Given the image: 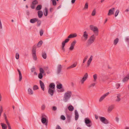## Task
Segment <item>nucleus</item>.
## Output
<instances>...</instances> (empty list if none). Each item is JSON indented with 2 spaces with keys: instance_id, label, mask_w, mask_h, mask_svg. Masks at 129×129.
Instances as JSON below:
<instances>
[{
  "instance_id": "nucleus-1",
  "label": "nucleus",
  "mask_w": 129,
  "mask_h": 129,
  "mask_svg": "<svg viewBox=\"0 0 129 129\" xmlns=\"http://www.w3.org/2000/svg\"><path fill=\"white\" fill-rule=\"evenodd\" d=\"M72 95V92L71 91H68L64 94L63 98L64 101L65 102H67L68 100L71 97Z\"/></svg>"
},
{
  "instance_id": "nucleus-2",
  "label": "nucleus",
  "mask_w": 129,
  "mask_h": 129,
  "mask_svg": "<svg viewBox=\"0 0 129 129\" xmlns=\"http://www.w3.org/2000/svg\"><path fill=\"white\" fill-rule=\"evenodd\" d=\"M90 29L93 31L94 34L97 36L99 34V30L98 27L92 25H90L89 26Z\"/></svg>"
},
{
  "instance_id": "nucleus-3",
  "label": "nucleus",
  "mask_w": 129,
  "mask_h": 129,
  "mask_svg": "<svg viewBox=\"0 0 129 129\" xmlns=\"http://www.w3.org/2000/svg\"><path fill=\"white\" fill-rule=\"evenodd\" d=\"M95 37L94 35L91 36L87 41V43L88 45H90L94 41L95 39Z\"/></svg>"
},
{
  "instance_id": "nucleus-4",
  "label": "nucleus",
  "mask_w": 129,
  "mask_h": 129,
  "mask_svg": "<svg viewBox=\"0 0 129 129\" xmlns=\"http://www.w3.org/2000/svg\"><path fill=\"white\" fill-rule=\"evenodd\" d=\"M36 46L34 45L33 48L32 52V55L33 57V59L35 60H36L37 59L36 53Z\"/></svg>"
},
{
  "instance_id": "nucleus-5",
  "label": "nucleus",
  "mask_w": 129,
  "mask_h": 129,
  "mask_svg": "<svg viewBox=\"0 0 129 129\" xmlns=\"http://www.w3.org/2000/svg\"><path fill=\"white\" fill-rule=\"evenodd\" d=\"M46 116L44 114L42 115L41 121L42 123L45 124L46 125L47 124L48 121L46 118Z\"/></svg>"
},
{
  "instance_id": "nucleus-6",
  "label": "nucleus",
  "mask_w": 129,
  "mask_h": 129,
  "mask_svg": "<svg viewBox=\"0 0 129 129\" xmlns=\"http://www.w3.org/2000/svg\"><path fill=\"white\" fill-rule=\"evenodd\" d=\"M85 122L87 126L90 127L92 125L91 121L87 118H86L85 120Z\"/></svg>"
},
{
  "instance_id": "nucleus-7",
  "label": "nucleus",
  "mask_w": 129,
  "mask_h": 129,
  "mask_svg": "<svg viewBox=\"0 0 129 129\" xmlns=\"http://www.w3.org/2000/svg\"><path fill=\"white\" fill-rule=\"evenodd\" d=\"M100 118L102 122L104 124H107L109 123L108 120L104 117H100Z\"/></svg>"
},
{
  "instance_id": "nucleus-8",
  "label": "nucleus",
  "mask_w": 129,
  "mask_h": 129,
  "mask_svg": "<svg viewBox=\"0 0 129 129\" xmlns=\"http://www.w3.org/2000/svg\"><path fill=\"white\" fill-rule=\"evenodd\" d=\"M88 76V75L87 73H85L82 79L80 80V82L82 84H83L84 83V82L87 78Z\"/></svg>"
},
{
  "instance_id": "nucleus-9",
  "label": "nucleus",
  "mask_w": 129,
  "mask_h": 129,
  "mask_svg": "<svg viewBox=\"0 0 129 129\" xmlns=\"http://www.w3.org/2000/svg\"><path fill=\"white\" fill-rule=\"evenodd\" d=\"M76 43V40H74L71 43V46L69 48L70 50L72 51L74 49V46Z\"/></svg>"
},
{
  "instance_id": "nucleus-10",
  "label": "nucleus",
  "mask_w": 129,
  "mask_h": 129,
  "mask_svg": "<svg viewBox=\"0 0 129 129\" xmlns=\"http://www.w3.org/2000/svg\"><path fill=\"white\" fill-rule=\"evenodd\" d=\"M109 94V92H108L104 94V95L101 96L99 100V102H101L103 101L105 98Z\"/></svg>"
},
{
  "instance_id": "nucleus-11",
  "label": "nucleus",
  "mask_w": 129,
  "mask_h": 129,
  "mask_svg": "<svg viewBox=\"0 0 129 129\" xmlns=\"http://www.w3.org/2000/svg\"><path fill=\"white\" fill-rule=\"evenodd\" d=\"M4 116L5 118V119L6 121V123H7V125H8V129H11V128L10 126V123L8 122V120L7 118V116L5 113H4Z\"/></svg>"
},
{
  "instance_id": "nucleus-12",
  "label": "nucleus",
  "mask_w": 129,
  "mask_h": 129,
  "mask_svg": "<svg viewBox=\"0 0 129 129\" xmlns=\"http://www.w3.org/2000/svg\"><path fill=\"white\" fill-rule=\"evenodd\" d=\"M56 87L57 88L59 89H61L60 90V92H63L64 91V88H62V85L61 84L59 83L57 84V85Z\"/></svg>"
},
{
  "instance_id": "nucleus-13",
  "label": "nucleus",
  "mask_w": 129,
  "mask_h": 129,
  "mask_svg": "<svg viewBox=\"0 0 129 129\" xmlns=\"http://www.w3.org/2000/svg\"><path fill=\"white\" fill-rule=\"evenodd\" d=\"M115 9L114 8H113L110 9L108 14V16H111L114 14Z\"/></svg>"
},
{
  "instance_id": "nucleus-14",
  "label": "nucleus",
  "mask_w": 129,
  "mask_h": 129,
  "mask_svg": "<svg viewBox=\"0 0 129 129\" xmlns=\"http://www.w3.org/2000/svg\"><path fill=\"white\" fill-rule=\"evenodd\" d=\"M88 35L86 31H85L83 33V37L84 38V40H87L88 38Z\"/></svg>"
},
{
  "instance_id": "nucleus-15",
  "label": "nucleus",
  "mask_w": 129,
  "mask_h": 129,
  "mask_svg": "<svg viewBox=\"0 0 129 129\" xmlns=\"http://www.w3.org/2000/svg\"><path fill=\"white\" fill-rule=\"evenodd\" d=\"M114 108V105H111L109 106L108 109V112L110 113L112 111L113 109Z\"/></svg>"
},
{
  "instance_id": "nucleus-16",
  "label": "nucleus",
  "mask_w": 129,
  "mask_h": 129,
  "mask_svg": "<svg viewBox=\"0 0 129 129\" xmlns=\"http://www.w3.org/2000/svg\"><path fill=\"white\" fill-rule=\"evenodd\" d=\"M77 64V62H75L73 64L67 68V69H69L75 67Z\"/></svg>"
},
{
  "instance_id": "nucleus-17",
  "label": "nucleus",
  "mask_w": 129,
  "mask_h": 129,
  "mask_svg": "<svg viewBox=\"0 0 129 129\" xmlns=\"http://www.w3.org/2000/svg\"><path fill=\"white\" fill-rule=\"evenodd\" d=\"M54 91L55 89H48V93L51 96H52L53 95Z\"/></svg>"
},
{
  "instance_id": "nucleus-18",
  "label": "nucleus",
  "mask_w": 129,
  "mask_h": 129,
  "mask_svg": "<svg viewBox=\"0 0 129 129\" xmlns=\"http://www.w3.org/2000/svg\"><path fill=\"white\" fill-rule=\"evenodd\" d=\"M40 83L42 90L43 91H44L45 90V86L44 83L41 80L40 81Z\"/></svg>"
},
{
  "instance_id": "nucleus-19",
  "label": "nucleus",
  "mask_w": 129,
  "mask_h": 129,
  "mask_svg": "<svg viewBox=\"0 0 129 129\" xmlns=\"http://www.w3.org/2000/svg\"><path fill=\"white\" fill-rule=\"evenodd\" d=\"M75 119L76 120H77L79 117V114L78 112L76 110L75 111Z\"/></svg>"
},
{
  "instance_id": "nucleus-20",
  "label": "nucleus",
  "mask_w": 129,
  "mask_h": 129,
  "mask_svg": "<svg viewBox=\"0 0 129 129\" xmlns=\"http://www.w3.org/2000/svg\"><path fill=\"white\" fill-rule=\"evenodd\" d=\"M48 89H55V85L53 83H51L49 85Z\"/></svg>"
},
{
  "instance_id": "nucleus-21",
  "label": "nucleus",
  "mask_w": 129,
  "mask_h": 129,
  "mask_svg": "<svg viewBox=\"0 0 129 129\" xmlns=\"http://www.w3.org/2000/svg\"><path fill=\"white\" fill-rule=\"evenodd\" d=\"M121 96V95L120 94H117V98L115 100V101L116 102H119L121 100L120 98Z\"/></svg>"
},
{
  "instance_id": "nucleus-22",
  "label": "nucleus",
  "mask_w": 129,
  "mask_h": 129,
  "mask_svg": "<svg viewBox=\"0 0 129 129\" xmlns=\"http://www.w3.org/2000/svg\"><path fill=\"white\" fill-rule=\"evenodd\" d=\"M18 72L19 75V81H21L22 80V74L20 71L19 69H17V70Z\"/></svg>"
},
{
  "instance_id": "nucleus-23",
  "label": "nucleus",
  "mask_w": 129,
  "mask_h": 129,
  "mask_svg": "<svg viewBox=\"0 0 129 129\" xmlns=\"http://www.w3.org/2000/svg\"><path fill=\"white\" fill-rule=\"evenodd\" d=\"M129 79V74H127L125 77L123 79L122 81L123 82H125L127 81Z\"/></svg>"
},
{
  "instance_id": "nucleus-24",
  "label": "nucleus",
  "mask_w": 129,
  "mask_h": 129,
  "mask_svg": "<svg viewBox=\"0 0 129 129\" xmlns=\"http://www.w3.org/2000/svg\"><path fill=\"white\" fill-rule=\"evenodd\" d=\"M93 58V57L91 55L90 58L89 59V60L87 62V66L88 67H89L91 63V62Z\"/></svg>"
},
{
  "instance_id": "nucleus-25",
  "label": "nucleus",
  "mask_w": 129,
  "mask_h": 129,
  "mask_svg": "<svg viewBox=\"0 0 129 129\" xmlns=\"http://www.w3.org/2000/svg\"><path fill=\"white\" fill-rule=\"evenodd\" d=\"M77 36V34L76 33L71 34L68 37V38H73L76 37Z\"/></svg>"
},
{
  "instance_id": "nucleus-26",
  "label": "nucleus",
  "mask_w": 129,
  "mask_h": 129,
  "mask_svg": "<svg viewBox=\"0 0 129 129\" xmlns=\"http://www.w3.org/2000/svg\"><path fill=\"white\" fill-rule=\"evenodd\" d=\"M62 67L60 64H59L58 67L57 69V73L58 74L60 73Z\"/></svg>"
},
{
  "instance_id": "nucleus-27",
  "label": "nucleus",
  "mask_w": 129,
  "mask_h": 129,
  "mask_svg": "<svg viewBox=\"0 0 129 129\" xmlns=\"http://www.w3.org/2000/svg\"><path fill=\"white\" fill-rule=\"evenodd\" d=\"M28 93L30 95H32L33 94L34 92L32 89L30 88H29L27 90Z\"/></svg>"
},
{
  "instance_id": "nucleus-28",
  "label": "nucleus",
  "mask_w": 129,
  "mask_h": 129,
  "mask_svg": "<svg viewBox=\"0 0 129 129\" xmlns=\"http://www.w3.org/2000/svg\"><path fill=\"white\" fill-rule=\"evenodd\" d=\"M38 20L36 18L31 19L30 20V22L31 23H34L38 21Z\"/></svg>"
},
{
  "instance_id": "nucleus-29",
  "label": "nucleus",
  "mask_w": 129,
  "mask_h": 129,
  "mask_svg": "<svg viewBox=\"0 0 129 129\" xmlns=\"http://www.w3.org/2000/svg\"><path fill=\"white\" fill-rule=\"evenodd\" d=\"M38 17L39 18H41L43 15V12L42 11H39L38 12Z\"/></svg>"
},
{
  "instance_id": "nucleus-30",
  "label": "nucleus",
  "mask_w": 129,
  "mask_h": 129,
  "mask_svg": "<svg viewBox=\"0 0 129 129\" xmlns=\"http://www.w3.org/2000/svg\"><path fill=\"white\" fill-rule=\"evenodd\" d=\"M1 125L2 127V129H7V126L6 125L3 123H1Z\"/></svg>"
},
{
  "instance_id": "nucleus-31",
  "label": "nucleus",
  "mask_w": 129,
  "mask_h": 129,
  "mask_svg": "<svg viewBox=\"0 0 129 129\" xmlns=\"http://www.w3.org/2000/svg\"><path fill=\"white\" fill-rule=\"evenodd\" d=\"M68 109L70 111H71L73 110L74 107L73 106L70 105L68 107Z\"/></svg>"
},
{
  "instance_id": "nucleus-32",
  "label": "nucleus",
  "mask_w": 129,
  "mask_h": 129,
  "mask_svg": "<svg viewBox=\"0 0 129 129\" xmlns=\"http://www.w3.org/2000/svg\"><path fill=\"white\" fill-rule=\"evenodd\" d=\"M119 41V39L118 38H117L115 39L114 41V44L115 45L117 44Z\"/></svg>"
},
{
  "instance_id": "nucleus-33",
  "label": "nucleus",
  "mask_w": 129,
  "mask_h": 129,
  "mask_svg": "<svg viewBox=\"0 0 129 129\" xmlns=\"http://www.w3.org/2000/svg\"><path fill=\"white\" fill-rule=\"evenodd\" d=\"M88 58V56L87 55L86 56H85V57H84V58L83 60V61L82 62V65H83L84 63L86 61Z\"/></svg>"
},
{
  "instance_id": "nucleus-34",
  "label": "nucleus",
  "mask_w": 129,
  "mask_h": 129,
  "mask_svg": "<svg viewBox=\"0 0 129 129\" xmlns=\"http://www.w3.org/2000/svg\"><path fill=\"white\" fill-rule=\"evenodd\" d=\"M48 14V9L47 8H45V12H44V15L45 16H47V15Z\"/></svg>"
},
{
  "instance_id": "nucleus-35",
  "label": "nucleus",
  "mask_w": 129,
  "mask_h": 129,
  "mask_svg": "<svg viewBox=\"0 0 129 129\" xmlns=\"http://www.w3.org/2000/svg\"><path fill=\"white\" fill-rule=\"evenodd\" d=\"M69 38H68L67 39H66L64 41H63L62 43V44H63L64 45H65V43H67L69 42Z\"/></svg>"
},
{
  "instance_id": "nucleus-36",
  "label": "nucleus",
  "mask_w": 129,
  "mask_h": 129,
  "mask_svg": "<svg viewBox=\"0 0 129 129\" xmlns=\"http://www.w3.org/2000/svg\"><path fill=\"white\" fill-rule=\"evenodd\" d=\"M43 43V42L42 41H40L37 45V46L38 47H40Z\"/></svg>"
},
{
  "instance_id": "nucleus-37",
  "label": "nucleus",
  "mask_w": 129,
  "mask_h": 129,
  "mask_svg": "<svg viewBox=\"0 0 129 129\" xmlns=\"http://www.w3.org/2000/svg\"><path fill=\"white\" fill-rule=\"evenodd\" d=\"M94 79L93 81L95 82L96 81L97 78V75L96 74H95L93 75Z\"/></svg>"
},
{
  "instance_id": "nucleus-38",
  "label": "nucleus",
  "mask_w": 129,
  "mask_h": 129,
  "mask_svg": "<svg viewBox=\"0 0 129 129\" xmlns=\"http://www.w3.org/2000/svg\"><path fill=\"white\" fill-rule=\"evenodd\" d=\"M41 8L42 6L41 5H39L37 6L36 9L37 10H41Z\"/></svg>"
},
{
  "instance_id": "nucleus-39",
  "label": "nucleus",
  "mask_w": 129,
  "mask_h": 129,
  "mask_svg": "<svg viewBox=\"0 0 129 129\" xmlns=\"http://www.w3.org/2000/svg\"><path fill=\"white\" fill-rule=\"evenodd\" d=\"M88 3H86L85 5V6L84 8V9L86 10L88 8Z\"/></svg>"
},
{
  "instance_id": "nucleus-40",
  "label": "nucleus",
  "mask_w": 129,
  "mask_h": 129,
  "mask_svg": "<svg viewBox=\"0 0 129 129\" xmlns=\"http://www.w3.org/2000/svg\"><path fill=\"white\" fill-rule=\"evenodd\" d=\"M42 56L45 59L47 57V55L46 54L45 52H43L42 54Z\"/></svg>"
},
{
  "instance_id": "nucleus-41",
  "label": "nucleus",
  "mask_w": 129,
  "mask_h": 129,
  "mask_svg": "<svg viewBox=\"0 0 129 129\" xmlns=\"http://www.w3.org/2000/svg\"><path fill=\"white\" fill-rule=\"evenodd\" d=\"M52 3L53 5L55 6L56 5V2L55 0H51Z\"/></svg>"
},
{
  "instance_id": "nucleus-42",
  "label": "nucleus",
  "mask_w": 129,
  "mask_h": 129,
  "mask_svg": "<svg viewBox=\"0 0 129 129\" xmlns=\"http://www.w3.org/2000/svg\"><path fill=\"white\" fill-rule=\"evenodd\" d=\"M96 13V10L95 9H94L93 11L92 14L91 15L92 16H94L95 15Z\"/></svg>"
},
{
  "instance_id": "nucleus-43",
  "label": "nucleus",
  "mask_w": 129,
  "mask_h": 129,
  "mask_svg": "<svg viewBox=\"0 0 129 129\" xmlns=\"http://www.w3.org/2000/svg\"><path fill=\"white\" fill-rule=\"evenodd\" d=\"M38 2L37 0H35L32 2V4L33 5H35L38 4Z\"/></svg>"
},
{
  "instance_id": "nucleus-44",
  "label": "nucleus",
  "mask_w": 129,
  "mask_h": 129,
  "mask_svg": "<svg viewBox=\"0 0 129 129\" xmlns=\"http://www.w3.org/2000/svg\"><path fill=\"white\" fill-rule=\"evenodd\" d=\"M38 89V87L37 85H35L33 87V89L34 90H36Z\"/></svg>"
},
{
  "instance_id": "nucleus-45",
  "label": "nucleus",
  "mask_w": 129,
  "mask_h": 129,
  "mask_svg": "<svg viewBox=\"0 0 129 129\" xmlns=\"http://www.w3.org/2000/svg\"><path fill=\"white\" fill-rule=\"evenodd\" d=\"M40 73L43 74L44 73V71L43 69L42 68H41L40 69Z\"/></svg>"
},
{
  "instance_id": "nucleus-46",
  "label": "nucleus",
  "mask_w": 129,
  "mask_h": 129,
  "mask_svg": "<svg viewBox=\"0 0 129 129\" xmlns=\"http://www.w3.org/2000/svg\"><path fill=\"white\" fill-rule=\"evenodd\" d=\"M119 12V11L118 10H117L116 11L115 14V17H116L118 15Z\"/></svg>"
},
{
  "instance_id": "nucleus-47",
  "label": "nucleus",
  "mask_w": 129,
  "mask_h": 129,
  "mask_svg": "<svg viewBox=\"0 0 129 129\" xmlns=\"http://www.w3.org/2000/svg\"><path fill=\"white\" fill-rule=\"evenodd\" d=\"M42 74L40 73L38 75V77L40 79H41L43 77Z\"/></svg>"
},
{
  "instance_id": "nucleus-48",
  "label": "nucleus",
  "mask_w": 129,
  "mask_h": 129,
  "mask_svg": "<svg viewBox=\"0 0 129 129\" xmlns=\"http://www.w3.org/2000/svg\"><path fill=\"white\" fill-rule=\"evenodd\" d=\"M16 58L18 59L19 58V54L18 53H16V54L15 55Z\"/></svg>"
},
{
  "instance_id": "nucleus-49",
  "label": "nucleus",
  "mask_w": 129,
  "mask_h": 129,
  "mask_svg": "<svg viewBox=\"0 0 129 129\" xmlns=\"http://www.w3.org/2000/svg\"><path fill=\"white\" fill-rule=\"evenodd\" d=\"M95 85V83H93L92 84H90L89 86V88L92 87H93L94 86V85Z\"/></svg>"
},
{
  "instance_id": "nucleus-50",
  "label": "nucleus",
  "mask_w": 129,
  "mask_h": 129,
  "mask_svg": "<svg viewBox=\"0 0 129 129\" xmlns=\"http://www.w3.org/2000/svg\"><path fill=\"white\" fill-rule=\"evenodd\" d=\"M120 84L119 83H117L116 84V86L117 89H118L120 86Z\"/></svg>"
},
{
  "instance_id": "nucleus-51",
  "label": "nucleus",
  "mask_w": 129,
  "mask_h": 129,
  "mask_svg": "<svg viewBox=\"0 0 129 129\" xmlns=\"http://www.w3.org/2000/svg\"><path fill=\"white\" fill-rule=\"evenodd\" d=\"M61 118L63 120H64L66 119L65 117L63 115H62L61 116Z\"/></svg>"
},
{
  "instance_id": "nucleus-52",
  "label": "nucleus",
  "mask_w": 129,
  "mask_h": 129,
  "mask_svg": "<svg viewBox=\"0 0 129 129\" xmlns=\"http://www.w3.org/2000/svg\"><path fill=\"white\" fill-rule=\"evenodd\" d=\"M125 41L127 42L128 44L129 43V38L128 37H126L125 39Z\"/></svg>"
},
{
  "instance_id": "nucleus-53",
  "label": "nucleus",
  "mask_w": 129,
  "mask_h": 129,
  "mask_svg": "<svg viewBox=\"0 0 129 129\" xmlns=\"http://www.w3.org/2000/svg\"><path fill=\"white\" fill-rule=\"evenodd\" d=\"M43 31L42 30H41L40 31V35L41 36H42L43 34Z\"/></svg>"
},
{
  "instance_id": "nucleus-54",
  "label": "nucleus",
  "mask_w": 129,
  "mask_h": 129,
  "mask_svg": "<svg viewBox=\"0 0 129 129\" xmlns=\"http://www.w3.org/2000/svg\"><path fill=\"white\" fill-rule=\"evenodd\" d=\"M41 22L40 21H38L37 24L38 26H40V24H41Z\"/></svg>"
},
{
  "instance_id": "nucleus-55",
  "label": "nucleus",
  "mask_w": 129,
  "mask_h": 129,
  "mask_svg": "<svg viewBox=\"0 0 129 129\" xmlns=\"http://www.w3.org/2000/svg\"><path fill=\"white\" fill-rule=\"evenodd\" d=\"M115 119L117 122H119V118L118 117H116L115 118Z\"/></svg>"
},
{
  "instance_id": "nucleus-56",
  "label": "nucleus",
  "mask_w": 129,
  "mask_h": 129,
  "mask_svg": "<svg viewBox=\"0 0 129 129\" xmlns=\"http://www.w3.org/2000/svg\"><path fill=\"white\" fill-rule=\"evenodd\" d=\"M65 45L63 44H62V49L64 51L65 49L64 47L65 46Z\"/></svg>"
},
{
  "instance_id": "nucleus-57",
  "label": "nucleus",
  "mask_w": 129,
  "mask_h": 129,
  "mask_svg": "<svg viewBox=\"0 0 129 129\" xmlns=\"http://www.w3.org/2000/svg\"><path fill=\"white\" fill-rule=\"evenodd\" d=\"M56 129H61V128L59 125H58L56 127Z\"/></svg>"
},
{
  "instance_id": "nucleus-58",
  "label": "nucleus",
  "mask_w": 129,
  "mask_h": 129,
  "mask_svg": "<svg viewBox=\"0 0 129 129\" xmlns=\"http://www.w3.org/2000/svg\"><path fill=\"white\" fill-rule=\"evenodd\" d=\"M52 109L53 110L55 111L56 110V108L55 106H53L52 107Z\"/></svg>"
},
{
  "instance_id": "nucleus-59",
  "label": "nucleus",
  "mask_w": 129,
  "mask_h": 129,
  "mask_svg": "<svg viewBox=\"0 0 129 129\" xmlns=\"http://www.w3.org/2000/svg\"><path fill=\"white\" fill-rule=\"evenodd\" d=\"M35 68H33L31 69V72H33L35 71Z\"/></svg>"
},
{
  "instance_id": "nucleus-60",
  "label": "nucleus",
  "mask_w": 129,
  "mask_h": 129,
  "mask_svg": "<svg viewBox=\"0 0 129 129\" xmlns=\"http://www.w3.org/2000/svg\"><path fill=\"white\" fill-rule=\"evenodd\" d=\"M45 108V106L44 105H43L42 106V109L43 110Z\"/></svg>"
},
{
  "instance_id": "nucleus-61",
  "label": "nucleus",
  "mask_w": 129,
  "mask_h": 129,
  "mask_svg": "<svg viewBox=\"0 0 129 129\" xmlns=\"http://www.w3.org/2000/svg\"><path fill=\"white\" fill-rule=\"evenodd\" d=\"M53 8H51L50 9V12H52L53 10Z\"/></svg>"
},
{
  "instance_id": "nucleus-62",
  "label": "nucleus",
  "mask_w": 129,
  "mask_h": 129,
  "mask_svg": "<svg viewBox=\"0 0 129 129\" xmlns=\"http://www.w3.org/2000/svg\"><path fill=\"white\" fill-rule=\"evenodd\" d=\"M34 5H31V7L32 9H34L35 8V6Z\"/></svg>"
},
{
  "instance_id": "nucleus-63",
  "label": "nucleus",
  "mask_w": 129,
  "mask_h": 129,
  "mask_svg": "<svg viewBox=\"0 0 129 129\" xmlns=\"http://www.w3.org/2000/svg\"><path fill=\"white\" fill-rule=\"evenodd\" d=\"M2 26L1 22H0V28L2 29Z\"/></svg>"
},
{
  "instance_id": "nucleus-64",
  "label": "nucleus",
  "mask_w": 129,
  "mask_h": 129,
  "mask_svg": "<svg viewBox=\"0 0 129 129\" xmlns=\"http://www.w3.org/2000/svg\"><path fill=\"white\" fill-rule=\"evenodd\" d=\"M124 129H129V126H126Z\"/></svg>"
}]
</instances>
